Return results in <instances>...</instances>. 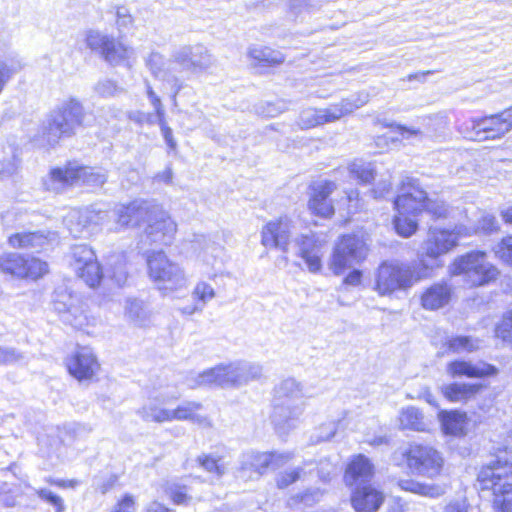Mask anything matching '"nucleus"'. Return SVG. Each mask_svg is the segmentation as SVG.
Segmentation results:
<instances>
[{
  "label": "nucleus",
  "instance_id": "1",
  "mask_svg": "<svg viewBox=\"0 0 512 512\" xmlns=\"http://www.w3.org/2000/svg\"><path fill=\"white\" fill-rule=\"evenodd\" d=\"M263 376V367L257 362L238 360L221 363L199 373L193 387L219 386L222 388H239Z\"/></svg>",
  "mask_w": 512,
  "mask_h": 512
},
{
  "label": "nucleus",
  "instance_id": "2",
  "mask_svg": "<svg viewBox=\"0 0 512 512\" xmlns=\"http://www.w3.org/2000/svg\"><path fill=\"white\" fill-rule=\"evenodd\" d=\"M85 113L82 104L76 99L64 102L53 111L40 127L34 141L40 145H55L61 137L74 134L76 127L82 125Z\"/></svg>",
  "mask_w": 512,
  "mask_h": 512
},
{
  "label": "nucleus",
  "instance_id": "3",
  "mask_svg": "<svg viewBox=\"0 0 512 512\" xmlns=\"http://www.w3.org/2000/svg\"><path fill=\"white\" fill-rule=\"evenodd\" d=\"M480 490H491L499 512H512V461L498 457L478 473Z\"/></svg>",
  "mask_w": 512,
  "mask_h": 512
},
{
  "label": "nucleus",
  "instance_id": "4",
  "mask_svg": "<svg viewBox=\"0 0 512 512\" xmlns=\"http://www.w3.org/2000/svg\"><path fill=\"white\" fill-rule=\"evenodd\" d=\"M277 403L274 405L272 422L277 430L285 433L295 426L304 411L303 389L295 379L281 382L276 389Z\"/></svg>",
  "mask_w": 512,
  "mask_h": 512
},
{
  "label": "nucleus",
  "instance_id": "5",
  "mask_svg": "<svg viewBox=\"0 0 512 512\" xmlns=\"http://www.w3.org/2000/svg\"><path fill=\"white\" fill-rule=\"evenodd\" d=\"M421 278L416 264L383 261L374 272L372 289L379 296H391L397 291H407Z\"/></svg>",
  "mask_w": 512,
  "mask_h": 512
},
{
  "label": "nucleus",
  "instance_id": "6",
  "mask_svg": "<svg viewBox=\"0 0 512 512\" xmlns=\"http://www.w3.org/2000/svg\"><path fill=\"white\" fill-rule=\"evenodd\" d=\"M148 274L157 288L165 294L179 291L188 286L184 270L168 259L162 251H153L147 255Z\"/></svg>",
  "mask_w": 512,
  "mask_h": 512
},
{
  "label": "nucleus",
  "instance_id": "7",
  "mask_svg": "<svg viewBox=\"0 0 512 512\" xmlns=\"http://www.w3.org/2000/svg\"><path fill=\"white\" fill-rule=\"evenodd\" d=\"M107 180V175L100 169L83 166H67L54 168L43 178V186L46 190L59 193L66 187L87 184L101 186Z\"/></svg>",
  "mask_w": 512,
  "mask_h": 512
},
{
  "label": "nucleus",
  "instance_id": "8",
  "mask_svg": "<svg viewBox=\"0 0 512 512\" xmlns=\"http://www.w3.org/2000/svg\"><path fill=\"white\" fill-rule=\"evenodd\" d=\"M369 254L365 240L354 234L338 238L328 260V268L336 276L342 275L348 268L361 264Z\"/></svg>",
  "mask_w": 512,
  "mask_h": 512
},
{
  "label": "nucleus",
  "instance_id": "9",
  "mask_svg": "<svg viewBox=\"0 0 512 512\" xmlns=\"http://www.w3.org/2000/svg\"><path fill=\"white\" fill-rule=\"evenodd\" d=\"M52 305L62 322L76 329L95 324L96 319L89 314L83 300L67 287L60 286L54 291Z\"/></svg>",
  "mask_w": 512,
  "mask_h": 512
},
{
  "label": "nucleus",
  "instance_id": "10",
  "mask_svg": "<svg viewBox=\"0 0 512 512\" xmlns=\"http://www.w3.org/2000/svg\"><path fill=\"white\" fill-rule=\"evenodd\" d=\"M427 193L422 189L418 180L405 178L402 181L400 194L394 201L396 214L393 224H417L414 217L426 209Z\"/></svg>",
  "mask_w": 512,
  "mask_h": 512
},
{
  "label": "nucleus",
  "instance_id": "11",
  "mask_svg": "<svg viewBox=\"0 0 512 512\" xmlns=\"http://www.w3.org/2000/svg\"><path fill=\"white\" fill-rule=\"evenodd\" d=\"M512 130V107L498 114L471 119L459 126V131L474 140L498 139Z\"/></svg>",
  "mask_w": 512,
  "mask_h": 512
},
{
  "label": "nucleus",
  "instance_id": "12",
  "mask_svg": "<svg viewBox=\"0 0 512 512\" xmlns=\"http://www.w3.org/2000/svg\"><path fill=\"white\" fill-rule=\"evenodd\" d=\"M453 275H464L471 286H481L498 275L495 266L486 260L484 252H471L454 261L450 267Z\"/></svg>",
  "mask_w": 512,
  "mask_h": 512
},
{
  "label": "nucleus",
  "instance_id": "13",
  "mask_svg": "<svg viewBox=\"0 0 512 512\" xmlns=\"http://www.w3.org/2000/svg\"><path fill=\"white\" fill-rule=\"evenodd\" d=\"M171 65L193 75L207 73L215 64V59L202 45H186L174 50L170 57Z\"/></svg>",
  "mask_w": 512,
  "mask_h": 512
},
{
  "label": "nucleus",
  "instance_id": "14",
  "mask_svg": "<svg viewBox=\"0 0 512 512\" xmlns=\"http://www.w3.org/2000/svg\"><path fill=\"white\" fill-rule=\"evenodd\" d=\"M116 212L121 224H128L130 221L161 224L169 220V213L155 200L137 199L128 205H120Z\"/></svg>",
  "mask_w": 512,
  "mask_h": 512
},
{
  "label": "nucleus",
  "instance_id": "15",
  "mask_svg": "<svg viewBox=\"0 0 512 512\" xmlns=\"http://www.w3.org/2000/svg\"><path fill=\"white\" fill-rule=\"evenodd\" d=\"M86 44L91 50L99 52L103 59L113 66L130 59L134 54L132 47L97 30H90L87 33Z\"/></svg>",
  "mask_w": 512,
  "mask_h": 512
},
{
  "label": "nucleus",
  "instance_id": "16",
  "mask_svg": "<svg viewBox=\"0 0 512 512\" xmlns=\"http://www.w3.org/2000/svg\"><path fill=\"white\" fill-rule=\"evenodd\" d=\"M408 467L416 474L435 477L443 467L442 455L428 445L413 444L405 452Z\"/></svg>",
  "mask_w": 512,
  "mask_h": 512
},
{
  "label": "nucleus",
  "instance_id": "17",
  "mask_svg": "<svg viewBox=\"0 0 512 512\" xmlns=\"http://www.w3.org/2000/svg\"><path fill=\"white\" fill-rule=\"evenodd\" d=\"M310 190L308 203L310 211L322 218H329L333 215L334 207L329 196L336 190L335 182L329 180L316 181L310 186Z\"/></svg>",
  "mask_w": 512,
  "mask_h": 512
},
{
  "label": "nucleus",
  "instance_id": "18",
  "mask_svg": "<svg viewBox=\"0 0 512 512\" xmlns=\"http://www.w3.org/2000/svg\"><path fill=\"white\" fill-rule=\"evenodd\" d=\"M456 228L457 226H454V229L449 230L441 226H431L424 246L426 254L435 258L455 247L460 234Z\"/></svg>",
  "mask_w": 512,
  "mask_h": 512
},
{
  "label": "nucleus",
  "instance_id": "19",
  "mask_svg": "<svg viewBox=\"0 0 512 512\" xmlns=\"http://www.w3.org/2000/svg\"><path fill=\"white\" fill-rule=\"evenodd\" d=\"M375 472L374 464L363 454L355 455L349 461L344 481L348 486L356 488L366 485L373 478Z\"/></svg>",
  "mask_w": 512,
  "mask_h": 512
},
{
  "label": "nucleus",
  "instance_id": "20",
  "mask_svg": "<svg viewBox=\"0 0 512 512\" xmlns=\"http://www.w3.org/2000/svg\"><path fill=\"white\" fill-rule=\"evenodd\" d=\"M69 373L78 380L91 379L99 365L93 352L87 347L79 348L67 361Z\"/></svg>",
  "mask_w": 512,
  "mask_h": 512
},
{
  "label": "nucleus",
  "instance_id": "21",
  "mask_svg": "<svg viewBox=\"0 0 512 512\" xmlns=\"http://www.w3.org/2000/svg\"><path fill=\"white\" fill-rule=\"evenodd\" d=\"M446 373L452 378H484L496 375L498 369L483 361L473 363L471 361L455 360L447 364Z\"/></svg>",
  "mask_w": 512,
  "mask_h": 512
},
{
  "label": "nucleus",
  "instance_id": "22",
  "mask_svg": "<svg viewBox=\"0 0 512 512\" xmlns=\"http://www.w3.org/2000/svg\"><path fill=\"white\" fill-rule=\"evenodd\" d=\"M9 245L15 249L35 250L44 249L50 242L49 235L43 231H29L23 229L8 237Z\"/></svg>",
  "mask_w": 512,
  "mask_h": 512
},
{
  "label": "nucleus",
  "instance_id": "23",
  "mask_svg": "<svg viewBox=\"0 0 512 512\" xmlns=\"http://www.w3.org/2000/svg\"><path fill=\"white\" fill-rule=\"evenodd\" d=\"M384 496L371 485L356 488L352 505L357 512H376L383 503Z\"/></svg>",
  "mask_w": 512,
  "mask_h": 512
},
{
  "label": "nucleus",
  "instance_id": "24",
  "mask_svg": "<svg viewBox=\"0 0 512 512\" xmlns=\"http://www.w3.org/2000/svg\"><path fill=\"white\" fill-rule=\"evenodd\" d=\"M202 409V404L195 401H186L179 404L175 409H170L172 421H191L202 428L212 426L211 420L198 412Z\"/></svg>",
  "mask_w": 512,
  "mask_h": 512
},
{
  "label": "nucleus",
  "instance_id": "25",
  "mask_svg": "<svg viewBox=\"0 0 512 512\" xmlns=\"http://www.w3.org/2000/svg\"><path fill=\"white\" fill-rule=\"evenodd\" d=\"M164 57L158 52H151L146 59V66L149 68L151 73L163 81H166L171 86L172 98L176 99L178 93L183 88V82L180 78L173 75L170 70L165 71Z\"/></svg>",
  "mask_w": 512,
  "mask_h": 512
},
{
  "label": "nucleus",
  "instance_id": "26",
  "mask_svg": "<svg viewBox=\"0 0 512 512\" xmlns=\"http://www.w3.org/2000/svg\"><path fill=\"white\" fill-rule=\"evenodd\" d=\"M484 388L481 383L454 382L444 385L441 391L451 402L466 403L474 399Z\"/></svg>",
  "mask_w": 512,
  "mask_h": 512
},
{
  "label": "nucleus",
  "instance_id": "27",
  "mask_svg": "<svg viewBox=\"0 0 512 512\" xmlns=\"http://www.w3.org/2000/svg\"><path fill=\"white\" fill-rule=\"evenodd\" d=\"M336 121H338V114L333 105L320 109L307 108L301 112L299 117V124L305 129Z\"/></svg>",
  "mask_w": 512,
  "mask_h": 512
},
{
  "label": "nucleus",
  "instance_id": "28",
  "mask_svg": "<svg viewBox=\"0 0 512 512\" xmlns=\"http://www.w3.org/2000/svg\"><path fill=\"white\" fill-rule=\"evenodd\" d=\"M125 317L140 328H147L153 324V315L149 306L139 299H127L125 304Z\"/></svg>",
  "mask_w": 512,
  "mask_h": 512
},
{
  "label": "nucleus",
  "instance_id": "29",
  "mask_svg": "<svg viewBox=\"0 0 512 512\" xmlns=\"http://www.w3.org/2000/svg\"><path fill=\"white\" fill-rule=\"evenodd\" d=\"M450 298L451 288L445 283H437L422 294L421 303L427 310H437L447 305Z\"/></svg>",
  "mask_w": 512,
  "mask_h": 512
},
{
  "label": "nucleus",
  "instance_id": "30",
  "mask_svg": "<svg viewBox=\"0 0 512 512\" xmlns=\"http://www.w3.org/2000/svg\"><path fill=\"white\" fill-rule=\"evenodd\" d=\"M438 419L446 435L461 436L465 434L467 426V416L465 413L456 410H442L438 414Z\"/></svg>",
  "mask_w": 512,
  "mask_h": 512
},
{
  "label": "nucleus",
  "instance_id": "31",
  "mask_svg": "<svg viewBox=\"0 0 512 512\" xmlns=\"http://www.w3.org/2000/svg\"><path fill=\"white\" fill-rule=\"evenodd\" d=\"M107 212L99 207L98 204L83 209H71L68 213L67 221L77 224H96L98 221H105Z\"/></svg>",
  "mask_w": 512,
  "mask_h": 512
},
{
  "label": "nucleus",
  "instance_id": "32",
  "mask_svg": "<svg viewBox=\"0 0 512 512\" xmlns=\"http://www.w3.org/2000/svg\"><path fill=\"white\" fill-rule=\"evenodd\" d=\"M399 425L402 429H410L419 432L427 430L423 413L413 406L403 408L400 411Z\"/></svg>",
  "mask_w": 512,
  "mask_h": 512
},
{
  "label": "nucleus",
  "instance_id": "33",
  "mask_svg": "<svg viewBox=\"0 0 512 512\" xmlns=\"http://www.w3.org/2000/svg\"><path fill=\"white\" fill-rule=\"evenodd\" d=\"M289 234L287 226H265L262 231V244L266 247L286 249Z\"/></svg>",
  "mask_w": 512,
  "mask_h": 512
},
{
  "label": "nucleus",
  "instance_id": "34",
  "mask_svg": "<svg viewBox=\"0 0 512 512\" xmlns=\"http://www.w3.org/2000/svg\"><path fill=\"white\" fill-rule=\"evenodd\" d=\"M25 256L18 253H7L0 256V271L4 274L23 279L25 275Z\"/></svg>",
  "mask_w": 512,
  "mask_h": 512
},
{
  "label": "nucleus",
  "instance_id": "35",
  "mask_svg": "<svg viewBox=\"0 0 512 512\" xmlns=\"http://www.w3.org/2000/svg\"><path fill=\"white\" fill-rule=\"evenodd\" d=\"M139 416L147 422H171L170 409L161 407L156 401H150L138 410Z\"/></svg>",
  "mask_w": 512,
  "mask_h": 512
},
{
  "label": "nucleus",
  "instance_id": "36",
  "mask_svg": "<svg viewBox=\"0 0 512 512\" xmlns=\"http://www.w3.org/2000/svg\"><path fill=\"white\" fill-rule=\"evenodd\" d=\"M351 177L356 178L361 184L371 183L375 179L376 171L374 164L356 159L348 165Z\"/></svg>",
  "mask_w": 512,
  "mask_h": 512
},
{
  "label": "nucleus",
  "instance_id": "37",
  "mask_svg": "<svg viewBox=\"0 0 512 512\" xmlns=\"http://www.w3.org/2000/svg\"><path fill=\"white\" fill-rule=\"evenodd\" d=\"M369 101V94L365 91L351 95L350 97L343 99L341 102L333 104L334 109L337 110L338 120L343 116L348 115L361 108Z\"/></svg>",
  "mask_w": 512,
  "mask_h": 512
},
{
  "label": "nucleus",
  "instance_id": "38",
  "mask_svg": "<svg viewBox=\"0 0 512 512\" xmlns=\"http://www.w3.org/2000/svg\"><path fill=\"white\" fill-rule=\"evenodd\" d=\"M249 56L263 65H279L284 62V55L269 47L254 46L249 49Z\"/></svg>",
  "mask_w": 512,
  "mask_h": 512
},
{
  "label": "nucleus",
  "instance_id": "39",
  "mask_svg": "<svg viewBox=\"0 0 512 512\" xmlns=\"http://www.w3.org/2000/svg\"><path fill=\"white\" fill-rule=\"evenodd\" d=\"M245 460L242 464V470L251 469L255 473H257L258 476L263 475L268 468L270 467V454L269 452H251L246 454Z\"/></svg>",
  "mask_w": 512,
  "mask_h": 512
},
{
  "label": "nucleus",
  "instance_id": "40",
  "mask_svg": "<svg viewBox=\"0 0 512 512\" xmlns=\"http://www.w3.org/2000/svg\"><path fill=\"white\" fill-rule=\"evenodd\" d=\"M401 489L428 497H438L444 493L440 486L422 484L413 480L399 482Z\"/></svg>",
  "mask_w": 512,
  "mask_h": 512
},
{
  "label": "nucleus",
  "instance_id": "41",
  "mask_svg": "<svg viewBox=\"0 0 512 512\" xmlns=\"http://www.w3.org/2000/svg\"><path fill=\"white\" fill-rule=\"evenodd\" d=\"M24 272L23 279L37 280L49 272V265L37 257H25Z\"/></svg>",
  "mask_w": 512,
  "mask_h": 512
},
{
  "label": "nucleus",
  "instance_id": "42",
  "mask_svg": "<svg viewBox=\"0 0 512 512\" xmlns=\"http://www.w3.org/2000/svg\"><path fill=\"white\" fill-rule=\"evenodd\" d=\"M447 346L454 353H470L479 349L480 341L470 336H456L448 340Z\"/></svg>",
  "mask_w": 512,
  "mask_h": 512
},
{
  "label": "nucleus",
  "instance_id": "43",
  "mask_svg": "<svg viewBox=\"0 0 512 512\" xmlns=\"http://www.w3.org/2000/svg\"><path fill=\"white\" fill-rule=\"evenodd\" d=\"M75 271L77 275L90 287L98 285L102 278L101 268L96 260H93L84 266H80V268Z\"/></svg>",
  "mask_w": 512,
  "mask_h": 512
},
{
  "label": "nucleus",
  "instance_id": "44",
  "mask_svg": "<svg viewBox=\"0 0 512 512\" xmlns=\"http://www.w3.org/2000/svg\"><path fill=\"white\" fill-rule=\"evenodd\" d=\"M176 226H148L147 238L153 243L169 245L172 242Z\"/></svg>",
  "mask_w": 512,
  "mask_h": 512
},
{
  "label": "nucleus",
  "instance_id": "45",
  "mask_svg": "<svg viewBox=\"0 0 512 512\" xmlns=\"http://www.w3.org/2000/svg\"><path fill=\"white\" fill-rule=\"evenodd\" d=\"M197 462L205 471L214 474L218 478L225 473L226 467L220 457L203 454L197 458Z\"/></svg>",
  "mask_w": 512,
  "mask_h": 512
},
{
  "label": "nucleus",
  "instance_id": "46",
  "mask_svg": "<svg viewBox=\"0 0 512 512\" xmlns=\"http://www.w3.org/2000/svg\"><path fill=\"white\" fill-rule=\"evenodd\" d=\"M165 493L177 505H187L192 499L188 488L175 482L166 485Z\"/></svg>",
  "mask_w": 512,
  "mask_h": 512
},
{
  "label": "nucleus",
  "instance_id": "47",
  "mask_svg": "<svg viewBox=\"0 0 512 512\" xmlns=\"http://www.w3.org/2000/svg\"><path fill=\"white\" fill-rule=\"evenodd\" d=\"M72 263L71 265L75 270L79 269L80 266L96 260L95 254L91 248L86 245H75L71 251Z\"/></svg>",
  "mask_w": 512,
  "mask_h": 512
},
{
  "label": "nucleus",
  "instance_id": "48",
  "mask_svg": "<svg viewBox=\"0 0 512 512\" xmlns=\"http://www.w3.org/2000/svg\"><path fill=\"white\" fill-rule=\"evenodd\" d=\"M304 475V467H295L280 472L276 477V485L280 489L287 488Z\"/></svg>",
  "mask_w": 512,
  "mask_h": 512
},
{
  "label": "nucleus",
  "instance_id": "49",
  "mask_svg": "<svg viewBox=\"0 0 512 512\" xmlns=\"http://www.w3.org/2000/svg\"><path fill=\"white\" fill-rule=\"evenodd\" d=\"M299 246V254H302L306 251L311 252H321L325 246V240L320 239L314 234L302 235L297 240Z\"/></svg>",
  "mask_w": 512,
  "mask_h": 512
},
{
  "label": "nucleus",
  "instance_id": "50",
  "mask_svg": "<svg viewBox=\"0 0 512 512\" xmlns=\"http://www.w3.org/2000/svg\"><path fill=\"white\" fill-rule=\"evenodd\" d=\"M495 336L504 342L512 343V309L504 313L495 327Z\"/></svg>",
  "mask_w": 512,
  "mask_h": 512
},
{
  "label": "nucleus",
  "instance_id": "51",
  "mask_svg": "<svg viewBox=\"0 0 512 512\" xmlns=\"http://www.w3.org/2000/svg\"><path fill=\"white\" fill-rule=\"evenodd\" d=\"M426 210L436 219L445 220L449 219L454 213V210L449 208L445 202L438 200H431L427 197Z\"/></svg>",
  "mask_w": 512,
  "mask_h": 512
},
{
  "label": "nucleus",
  "instance_id": "52",
  "mask_svg": "<svg viewBox=\"0 0 512 512\" xmlns=\"http://www.w3.org/2000/svg\"><path fill=\"white\" fill-rule=\"evenodd\" d=\"M216 293L214 288L204 282L200 281L196 284L194 287V290L192 292L193 298L198 302L203 308L204 306L215 297Z\"/></svg>",
  "mask_w": 512,
  "mask_h": 512
},
{
  "label": "nucleus",
  "instance_id": "53",
  "mask_svg": "<svg viewBox=\"0 0 512 512\" xmlns=\"http://www.w3.org/2000/svg\"><path fill=\"white\" fill-rule=\"evenodd\" d=\"M115 23L119 32L129 30L134 25V17L130 10L125 6L115 7Z\"/></svg>",
  "mask_w": 512,
  "mask_h": 512
},
{
  "label": "nucleus",
  "instance_id": "54",
  "mask_svg": "<svg viewBox=\"0 0 512 512\" xmlns=\"http://www.w3.org/2000/svg\"><path fill=\"white\" fill-rule=\"evenodd\" d=\"M493 250L500 260L512 266V236L503 238Z\"/></svg>",
  "mask_w": 512,
  "mask_h": 512
},
{
  "label": "nucleus",
  "instance_id": "55",
  "mask_svg": "<svg viewBox=\"0 0 512 512\" xmlns=\"http://www.w3.org/2000/svg\"><path fill=\"white\" fill-rule=\"evenodd\" d=\"M323 250L321 252H309L306 251L302 254H299V256L304 260L309 272L311 273H319L322 270L323 264H322V257H323Z\"/></svg>",
  "mask_w": 512,
  "mask_h": 512
},
{
  "label": "nucleus",
  "instance_id": "56",
  "mask_svg": "<svg viewBox=\"0 0 512 512\" xmlns=\"http://www.w3.org/2000/svg\"><path fill=\"white\" fill-rule=\"evenodd\" d=\"M9 152L11 153V157L9 159H3V166L1 169V174L10 176L13 175L19 168L20 158L18 150L12 146L7 147Z\"/></svg>",
  "mask_w": 512,
  "mask_h": 512
},
{
  "label": "nucleus",
  "instance_id": "57",
  "mask_svg": "<svg viewBox=\"0 0 512 512\" xmlns=\"http://www.w3.org/2000/svg\"><path fill=\"white\" fill-rule=\"evenodd\" d=\"M94 90L99 96L104 98L116 96L122 91L115 82L108 79L99 81L95 85Z\"/></svg>",
  "mask_w": 512,
  "mask_h": 512
},
{
  "label": "nucleus",
  "instance_id": "58",
  "mask_svg": "<svg viewBox=\"0 0 512 512\" xmlns=\"http://www.w3.org/2000/svg\"><path fill=\"white\" fill-rule=\"evenodd\" d=\"M36 494L40 499L50 503L55 508L56 512L65 511L63 499L60 496L54 494L52 491L42 488L36 490Z\"/></svg>",
  "mask_w": 512,
  "mask_h": 512
},
{
  "label": "nucleus",
  "instance_id": "59",
  "mask_svg": "<svg viewBox=\"0 0 512 512\" xmlns=\"http://www.w3.org/2000/svg\"><path fill=\"white\" fill-rule=\"evenodd\" d=\"M22 68L20 63H11L7 64L6 62L0 60V93L2 92L4 86L9 81L11 76L18 72Z\"/></svg>",
  "mask_w": 512,
  "mask_h": 512
},
{
  "label": "nucleus",
  "instance_id": "60",
  "mask_svg": "<svg viewBox=\"0 0 512 512\" xmlns=\"http://www.w3.org/2000/svg\"><path fill=\"white\" fill-rule=\"evenodd\" d=\"M339 427V422L335 420L327 421L318 427V441H328L335 436Z\"/></svg>",
  "mask_w": 512,
  "mask_h": 512
},
{
  "label": "nucleus",
  "instance_id": "61",
  "mask_svg": "<svg viewBox=\"0 0 512 512\" xmlns=\"http://www.w3.org/2000/svg\"><path fill=\"white\" fill-rule=\"evenodd\" d=\"M271 460L270 467L275 470L283 467L294 458L292 452H269Z\"/></svg>",
  "mask_w": 512,
  "mask_h": 512
},
{
  "label": "nucleus",
  "instance_id": "62",
  "mask_svg": "<svg viewBox=\"0 0 512 512\" xmlns=\"http://www.w3.org/2000/svg\"><path fill=\"white\" fill-rule=\"evenodd\" d=\"M157 118H158V124L160 126L162 136H163L167 146L171 150H175L177 147V142L173 137L172 129L165 122V116L157 117Z\"/></svg>",
  "mask_w": 512,
  "mask_h": 512
},
{
  "label": "nucleus",
  "instance_id": "63",
  "mask_svg": "<svg viewBox=\"0 0 512 512\" xmlns=\"http://www.w3.org/2000/svg\"><path fill=\"white\" fill-rule=\"evenodd\" d=\"M146 95L153 106L157 117L165 116V111L161 102V99L154 92L153 88L149 83H146Z\"/></svg>",
  "mask_w": 512,
  "mask_h": 512
},
{
  "label": "nucleus",
  "instance_id": "64",
  "mask_svg": "<svg viewBox=\"0 0 512 512\" xmlns=\"http://www.w3.org/2000/svg\"><path fill=\"white\" fill-rule=\"evenodd\" d=\"M112 512H136V505L133 497L126 495L121 501L117 503L114 511Z\"/></svg>",
  "mask_w": 512,
  "mask_h": 512
}]
</instances>
